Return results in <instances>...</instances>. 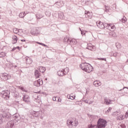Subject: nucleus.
I'll use <instances>...</instances> for the list:
<instances>
[{
    "label": "nucleus",
    "instance_id": "nucleus-35",
    "mask_svg": "<svg viewBox=\"0 0 128 128\" xmlns=\"http://www.w3.org/2000/svg\"><path fill=\"white\" fill-rule=\"evenodd\" d=\"M124 118V116H117V120H122Z\"/></svg>",
    "mask_w": 128,
    "mask_h": 128
},
{
    "label": "nucleus",
    "instance_id": "nucleus-25",
    "mask_svg": "<svg viewBox=\"0 0 128 128\" xmlns=\"http://www.w3.org/2000/svg\"><path fill=\"white\" fill-rule=\"evenodd\" d=\"M9 92H10H10L14 94V92H16V88H14V87L12 86L10 88Z\"/></svg>",
    "mask_w": 128,
    "mask_h": 128
},
{
    "label": "nucleus",
    "instance_id": "nucleus-11",
    "mask_svg": "<svg viewBox=\"0 0 128 128\" xmlns=\"http://www.w3.org/2000/svg\"><path fill=\"white\" fill-rule=\"evenodd\" d=\"M31 34L32 36H37L40 34V30L38 28H34L30 31Z\"/></svg>",
    "mask_w": 128,
    "mask_h": 128
},
{
    "label": "nucleus",
    "instance_id": "nucleus-38",
    "mask_svg": "<svg viewBox=\"0 0 128 128\" xmlns=\"http://www.w3.org/2000/svg\"><path fill=\"white\" fill-rule=\"evenodd\" d=\"M96 126V125H92V124H90L88 125V128H94V127Z\"/></svg>",
    "mask_w": 128,
    "mask_h": 128
},
{
    "label": "nucleus",
    "instance_id": "nucleus-43",
    "mask_svg": "<svg viewBox=\"0 0 128 128\" xmlns=\"http://www.w3.org/2000/svg\"><path fill=\"white\" fill-rule=\"evenodd\" d=\"M82 101L84 102H85L86 104H88V100H84V99H82Z\"/></svg>",
    "mask_w": 128,
    "mask_h": 128
},
{
    "label": "nucleus",
    "instance_id": "nucleus-56",
    "mask_svg": "<svg viewBox=\"0 0 128 128\" xmlns=\"http://www.w3.org/2000/svg\"><path fill=\"white\" fill-rule=\"evenodd\" d=\"M94 103V101H91L88 103V104H92Z\"/></svg>",
    "mask_w": 128,
    "mask_h": 128
},
{
    "label": "nucleus",
    "instance_id": "nucleus-52",
    "mask_svg": "<svg viewBox=\"0 0 128 128\" xmlns=\"http://www.w3.org/2000/svg\"><path fill=\"white\" fill-rule=\"evenodd\" d=\"M124 88H128V87H124V88L122 89H121V90H124Z\"/></svg>",
    "mask_w": 128,
    "mask_h": 128
},
{
    "label": "nucleus",
    "instance_id": "nucleus-19",
    "mask_svg": "<svg viewBox=\"0 0 128 128\" xmlns=\"http://www.w3.org/2000/svg\"><path fill=\"white\" fill-rule=\"evenodd\" d=\"M57 74L58 76H66V74H64V70H60L57 72Z\"/></svg>",
    "mask_w": 128,
    "mask_h": 128
},
{
    "label": "nucleus",
    "instance_id": "nucleus-27",
    "mask_svg": "<svg viewBox=\"0 0 128 128\" xmlns=\"http://www.w3.org/2000/svg\"><path fill=\"white\" fill-rule=\"evenodd\" d=\"M70 40L68 37H65L64 38V42H65V44H70Z\"/></svg>",
    "mask_w": 128,
    "mask_h": 128
},
{
    "label": "nucleus",
    "instance_id": "nucleus-6",
    "mask_svg": "<svg viewBox=\"0 0 128 128\" xmlns=\"http://www.w3.org/2000/svg\"><path fill=\"white\" fill-rule=\"evenodd\" d=\"M46 72V68L44 66H40L38 68V70H36L34 72V76L36 78H40V76H42L40 74H44Z\"/></svg>",
    "mask_w": 128,
    "mask_h": 128
},
{
    "label": "nucleus",
    "instance_id": "nucleus-3",
    "mask_svg": "<svg viewBox=\"0 0 128 128\" xmlns=\"http://www.w3.org/2000/svg\"><path fill=\"white\" fill-rule=\"evenodd\" d=\"M78 124V121L76 118H70L67 120L68 126L70 128H76Z\"/></svg>",
    "mask_w": 128,
    "mask_h": 128
},
{
    "label": "nucleus",
    "instance_id": "nucleus-36",
    "mask_svg": "<svg viewBox=\"0 0 128 128\" xmlns=\"http://www.w3.org/2000/svg\"><path fill=\"white\" fill-rule=\"evenodd\" d=\"M6 48H8V46H0V48H2V50H6Z\"/></svg>",
    "mask_w": 128,
    "mask_h": 128
},
{
    "label": "nucleus",
    "instance_id": "nucleus-55",
    "mask_svg": "<svg viewBox=\"0 0 128 128\" xmlns=\"http://www.w3.org/2000/svg\"><path fill=\"white\" fill-rule=\"evenodd\" d=\"M81 34L84 36V34H86V33L82 31L81 32Z\"/></svg>",
    "mask_w": 128,
    "mask_h": 128
},
{
    "label": "nucleus",
    "instance_id": "nucleus-40",
    "mask_svg": "<svg viewBox=\"0 0 128 128\" xmlns=\"http://www.w3.org/2000/svg\"><path fill=\"white\" fill-rule=\"evenodd\" d=\"M98 60H104L106 62V58H98Z\"/></svg>",
    "mask_w": 128,
    "mask_h": 128
},
{
    "label": "nucleus",
    "instance_id": "nucleus-20",
    "mask_svg": "<svg viewBox=\"0 0 128 128\" xmlns=\"http://www.w3.org/2000/svg\"><path fill=\"white\" fill-rule=\"evenodd\" d=\"M25 60L26 64H30L32 62V60L30 58L26 57L25 58Z\"/></svg>",
    "mask_w": 128,
    "mask_h": 128
},
{
    "label": "nucleus",
    "instance_id": "nucleus-15",
    "mask_svg": "<svg viewBox=\"0 0 128 128\" xmlns=\"http://www.w3.org/2000/svg\"><path fill=\"white\" fill-rule=\"evenodd\" d=\"M97 26L99 28H104L105 26H104V24L102 22L100 21H98L96 22Z\"/></svg>",
    "mask_w": 128,
    "mask_h": 128
},
{
    "label": "nucleus",
    "instance_id": "nucleus-34",
    "mask_svg": "<svg viewBox=\"0 0 128 128\" xmlns=\"http://www.w3.org/2000/svg\"><path fill=\"white\" fill-rule=\"evenodd\" d=\"M120 22H123V24H124L126 22V17H124L122 18L120 20Z\"/></svg>",
    "mask_w": 128,
    "mask_h": 128
},
{
    "label": "nucleus",
    "instance_id": "nucleus-64",
    "mask_svg": "<svg viewBox=\"0 0 128 128\" xmlns=\"http://www.w3.org/2000/svg\"><path fill=\"white\" fill-rule=\"evenodd\" d=\"M112 36H114V34H112Z\"/></svg>",
    "mask_w": 128,
    "mask_h": 128
},
{
    "label": "nucleus",
    "instance_id": "nucleus-47",
    "mask_svg": "<svg viewBox=\"0 0 128 128\" xmlns=\"http://www.w3.org/2000/svg\"><path fill=\"white\" fill-rule=\"evenodd\" d=\"M113 56H118V52H116L114 53L113 54Z\"/></svg>",
    "mask_w": 128,
    "mask_h": 128
},
{
    "label": "nucleus",
    "instance_id": "nucleus-32",
    "mask_svg": "<svg viewBox=\"0 0 128 128\" xmlns=\"http://www.w3.org/2000/svg\"><path fill=\"white\" fill-rule=\"evenodd\" d=\"M6 56V53L4 52H1L0 53V58H4Z\"/></svg>",
    "mask_w": 128,
    "mask_h": 128
},
{
    "label": "nucleus",
    "instance_id": "nucleus-49",
    "mask_svg": "<svg viewBox=\"0 0 128 128\" xmlns=\"http://www.w3.org/2000/svg\"><path fill=\"white\" fill-rule=\"evenodd\" d=\"M16 50V48L14 47L12 50V52H14Z\"/></svg>",
    "mask_w": 128,
    "mask_h": 128
},
{
    "label": "nucleus",
    "instance_id": "nucleus-24",
    "mask_svg": "<svg viewBox=\"0 0 128 128\" xmlns=\"http://www.w3.org/2000/svg\"><path fill=\"white\" fill-rule=\"evenodd\" d=\"M12 44H16V42H18V36H13L12 37Z\"/></svg>",
    "mask_w": 128,
    "mask_h": 128
},
{
    "label": "nucleus",
    "instance_id": "nucleus-41",
    "mask_svg": "<svg viewBox=\"0 0 128 128\" xmlns=\"http://www.w3.org/2000/svg\"><path fill=\"white\" fill-rule=\"evenodd\" d=\"M116 46L117 48H120V44H119L118 43L116 44Z\"/></svg>",
    "mask_w": 128,
    "mask_h": 128
},
{
    "label": "nucleus",
    "instance_id": "nucleus-51",
    "mask_svg": "<svg viewBox=\"0 0 128 128\" xmlns=\"http://www.w3.org/2000/svg\"><path fill=\"white\" fill-rule=\"evenodd\" d=\"M12 68H18V66L16 65H12Z\"/></svg>",
    "mask_w": 128,
    "mask_h": 128
},
{
    "label": "nucleus",
    "instance_id": "nucleus-31",
    "mask_svg": "<svg viewBox=\"0 0 128 128\" xmlns=\"http://www.w3.org/2000/svg\"><path fill=\"white\" fill-rule=\"evenodd\" d=\"M62 70L63 72H64V74L65 75L66 74H68V72H69L68 68H65L64 69H62Z\"/></svg>",
    "mask_w": 128,
    "mask_h": 128
},
{
    "label": "nucleus",
    "instance_id": "nucleus-54",
    "mask_svg": "<svg viewBox=\"0 0 128 128\" xmlns=\"http://www.w3.org/2000/svg\"><path fill=\"white\" fill-rule=\"evenodd\" d=\"M125 116H126V118H128V112H126Z\"/></svg>",
    "mask_w": 128,
    "mask_h": 128
},
{
    "label": "nucleus",
    "instance_id": "nucleus-17",
    "mask_svg": "<svg viewBox=\"0 0 128 128\" xmlns=\"http://www.w3.org/2000/svg\"><path fill=\"white\" fill-rule=\"evenodd\" d=\"M121 128H128V120L125 121L124 123L120 125Z\"/></svg>",
    "mask_w": 128,
    "mask_h": 128
},
{
    "label": "nucleus",
    "instance_id": "nucleus-10",
    "mask_svg": "<svg viewBox=\"0 0 128 128\" xmlns=\"http://www.w3.org/2000/svg\"><path fill=\"white\" fill-rule=\"evenodd\" d=\"M0 77L2 80H10V76L6 73L1 74H0Z\"/></svg>",
    "mask_w": 128,
    "mask_h": 128
},
{
    "label": "nucleus",
    "instance_id": "nucleus-23",
    "mask_svg": "<svg viewBox=\"0 0 128 128\" xmlns=\"http://www.w3.org/2000/svg\"><path fill=\"white\" fill-rule=\"evenodd\" d=\"M104 102L106 104H112V100L105 98L104 100Z\"/></svg>",
    "mask_w": 128,
    "mask_h": 128
},
{
    "label": "nucleus",
    "instance_id": "nucleus-58",
    "mask_svg": "<svg viewBox=\"0 0 128 128\" xmlns=\"http://www.w3.org/2000/svg\"><path fill=\"white\" fill-rule=\"evenodd\" d=\"M21 42H26V40H21Z\"/></svg>",
    "mask_w": 128,
    "mask_h": 128
},
{
    "label": "nucleus",
    "instance_id": "nucleus-1",
    "mask_svg": "<svg viewBox=\"0 0 128 128\" xmlns=\"http://www.w3.org/2000/svg\"><path fill=\"white\" fill-rule=\"evenodd\" d=\"M20 120V117L18 114H14L13 116V119L10 121L8 122L7 123L6 126L8 128H12L14 126V124L16 122H18Z\"/></svg>",
    "mask_w": 128,
    "mask_h": 128
},
{
    "label": "nucleus",
    "instance_id": "nucleus-12",
    "mask_svg": "<svg viewBox=\"0 0 128 128\" xmlns=\"http://www.w3.org/2000/svg\"><path fill=\"white\" fill-rule=\"evenodd\" d=\"M42 84H44L42 79H39L34 82V84L35 86H42Z\"/></svg>",
    "mask_w": 128,
    "mask_h": 128
},
{
    "label": "nucleus",
    "instance_id": "nucleus-37",
    "mask_svg": "<svg viewBox=\"0 0 128 128\" xmlns=\"http://www.w3.org/2000/svg\"><path fill=\"white\" fill-rule=\"evenodd\" d=\"M13 32H14V34H18V29L16 28H13Z\"/></svg>",
    "mask_w": 128,
    "mask_h": 128
},
{
    "label": "nucleus",
    "instance_id": "nucleus-46",
    "mask_svg": "<svg viewBox=\"0 0 128 128\" xmlns=\"http://www.w3.org/2000/svg\"><path fill=\"white\" fill-rule=\"evenodd\" d=\"M56 98H58V96L53 97L52 100H53L54 102H56Z\"/></svg>",
    "mask_w": 128,
    "mask_h": 128
},
{
    "label": "nucleus",
    "instance_id": "nucleus-45",
    "mask_svg": "<svg viewBox=\"0 0 128 128\" xmlns=\"http://www.w3.org/2000/svg\"><path fill=\"white\" fill-rule=\"evenodd\" d=\"M41 46H46V48H48V46H47L46 44H44V43H42V44H40Z\"/></svg>",
    "mask_w": 128,
    "mask_h": 128
},
{
    "label": "nucleus",
    "instance_id": "nucleus-59",
    "mask_svg": "<svg viewBox=\"0 0 128 128\" xmlns=\"http://www.w3.org/2000/svg\"><path fill=\"white\" fill-rule=\"evenodd\" d=\"M126 64H128V59L127 60L126 62Z\"/></svg>",
    "mask_w": 128,
    "mask_h": 128
},
{
    "label": "nucleus",
    "instance_id": "nucleus-21",
    "mask_svg": "<svg viewBox=\"0 0 128 128\" xmlns=\"http://www.w3.org/2000/svg\"><path fill=\"white\" fill-rule=\"evenodd\" d=\"M85 16L88 18H92V14L88 11H85Z\"/></svg>",
    "mask_w": 128,
    "mask_h": 128
},
{
    "label": "nucleus",
    "instance_id": "nucleus-57",
    "mask_svg": "<svg viewBox=\"0 0 128 128\" xmlns=\"http://www.w3.org/2000/svg\"><path fill=\"white\" fill-rule=\"evenodd\" d=\"M91 118H92L94 119V118H96V116H91Z\"/></svg>",
    "mask_w": 128,
    "mask_h": 128
},
{
    "label": "nucleus",
    "instance_id": "nucleus-28",
    "mask_svg": "<svg viewBox=\"0 0 128 128\" xmlns=\"http://www.w3.org/2000/svg\"><path fill=\"white\" fill-rule=\"evenodd\" d=\"M26 12H20L19 14V17L20 18H24V16H26Z\"/></svg>",
    "mask_w": 128,
    "mask_h": 128
},
{
    "label": "nucleus",
    "instance_id": "nucleus-13",
    "mask_svg": "<svg viewBox=\"0 0 128 128\" xmlns=\"http://www.w3.org/2000/svg\"><path fill=\"white\" fill-rule=\"evenodd\" d=\"M23 102H26V104H28V102H30V96L28 94H24L22 97Z\"/></svg>",
    "mask_w": 128,
    "mask_h": 128
},
{
    "label": "nucleus",
    "instance_id": "nucleus-50",
    "mask_svg": "<svg viewBox=\"0 0 128 128\" xmlns=\"http://www.w3.org/2000/svg\"><path fill=\"white\" fill-rule=\"evenodd\" d=\"M20 90H23V92H24V87H21L20 88Z\"/></svg>",
    "mask_w": 128,
    "mask_h": 128
},
{
    "label": "nucleus",
    "instance_id": "nucleus-48",
    "mask_svg": "<svg viewBox=\"0 0 128 128\" xmlns=\"http://www.w3.org/2000/svg\"><path fill=\"white\" fill-rule=\"evenodd\" d=\"M76 98V96H71V98H70V100H74V98Z\"/></svg>",
    "mask_w": 128,
    "mask_h": 128
},
{
    "label": "nucleus",
    "instance_id": "nucleus-2",
    "mask_svg": "<svg viewBox=\"0 0 128 128\" xmlns=\"http://www.w3.org/2000/svg\"><path fill=\"white\" fill-rule=\"evenodd\" d=\"M80 68L84 70V72H88L90 74L91 72H92L94 68L90 64H88L86 62L82 63L80 66Z\"/></svg>",
    "mask_w": 128,
    "mask_h": 128
},
{
    "label": "nucleus",
    "instance_id": "nucleus-60",
    "mask_svg": "<svg viewBox=\"0 0 128 128\" xmlns=\"http://www.w3.org/2000/svg\"><path fill=\"white\" fill-rule=\"evenodd\" d=\"M79 30H80L82 32V29L80 28H79Z\"/></svg>",
    "mask_w": 128,
    "mask_h": 128
},
{
    "label": "nucleus",
    "instance_id": "nucleus-62",
    "mask_svg": "<svg viewBox=\"0 0 128 128\" xmlns=\"http://www.w3.org/2000/svg\"><path fill=\"white\" fill-rule=\"evenodd\" d=\"M38 44H42V43H40V42H38Z\"/></svg>",
    "mask_w": 128,
    "mask_h": 128
},
{
    "label": "nucleus",
    "instance_id": "nucleus-4",
    "mask_svg": "<svg viewBox=\"0 0 128 128\" xmlns=\"http://www.w3.org/2000/svg\"><path fill=\"white\" fill-rule=\"evenodd\" d=\"M106 120L102 118H99L97 122V124L94 126V128H106L108 125Z\"/></svg>",
    "mask_w": 128,
    "mask_h": 128
},
{
    "label": "nucleus",
    "instance_id": "nucleus-16",
    "mask_svg": "<svg viewBox=\"0 0 128 128\" xmlns=\"http://www.w3.org/2000/svg\"><path fill=\"white\" fill-rule=\"evenodd\" d=\"M55 4H56L57 8H62V6H64V3L63 1H60L56 2L55 3Z\"/></svg>",
    "mask_w": 128,
    "mask_h": 128
},
{
    "label": "nucleus",
    "instance_id": "nucleus-33",
    "mask_svg": "<svg viewBox=\"0 0 128 128\" xmlns=\"http://www.w3.org/2000/svg\"><path fill=\"white\" fill-rule=\"evenodd\" d=\"M106 12H110V6H105V10Z\"/></svg>",
    "mask_w": 128,
    "mask_h": 128
},
{
    "label": "nucleus",
    "instance_id": "nucleus-39",
    "mask_svg": "<svg viewBox=\"0 0 128 128\" xmlns=\"http://www.w3.org/2000/svg\"><path fill=\"white\" fill-rule=\"evenodd\" d=\"M45 14H46L47 16H50V12H45Z\"/></svg>",
    "mask_w": 128,
    "mask_h": 128
},
{
    "label": "nucleus",
    "instance_id": "nucleus-44",
    "mask_svg": "<svg viewBox=\"0 0 128 128\" xmlns=\"http://www.w3.org/2000/svg\"><path fill=\"white\" fill-rule=\"evenodd\" d=\"M110 110H112V108L110 107L107 110V111L106 112L108 113L110 112Z\"/></svg>",
    "mask_w": 128,
    "mask_h": 128
},
{
    "label": "nucleus",
    "instance_id": "nucleus-8",
    "mask_svg": "<svg viewBox=\"0 0 128 128\" xmlns=\"http://www.w3.org/2000/svg\"><path fill=\"white\" fill-rule=\"evenodd\" d=\"M32 114L33 116H35V118H40L41 120L44 118V112L42 110L40 111H34Z\"/></svg>",
    "mask_w": 128,
    "mask_h": 128
},
{
    "label": "nucleus",
    "instance_id": "nucleus-63",
    "mask_svg": "<svg viewBox=\"0 0 128 128\" xmlns=\"http://www.w3.org/2000/svg\"><path fill=\"white\" fill-rule=\"evenodd\" d=\"M16 48H20V46H17Z\"/></svg>",
    "mask_w": 128,
    "mask_h": 128
},
{
    "label": "nucleus",
    "instance_id": "nucleus-30",
    "mask_svg": "<svg viewBox=\"0 0 128 128\" xmlns=\"http://www.w3.org/2000/svg\"><path fill=\"white\" fill-rule=\"evenodd\" d=\"M14 96L16 98H20V93L17 92L16 91L14 92Z\"/></svg>",
    "mask_w": 128,
    "mask_h": 128
},
{
    "label": "nucleus",
    "instance_id": "nucleus-14",
    "mask_svg": "<svg viewBox=\"0 0 128 128\" xmlns=\"http://www.w3.org/2000/svg\"><path fill=\"white\" fill-rule=\"evenodd\" d=\"M87 44V47H86V50H91L92 52H94L96 50V47L92 44Z\"/></svg>",
    "mask_w": 128,
    "mask_h": 128
},
{
    "label": "nucleus",
    "instance_id": "nucleus-5",
    "mask_svg": "<svg viewBox=\"0 0 128 128\" xmlns=\"http://www.w3.org/2000/svg\"><path fill=\"white\" fill-rule=\"evenodd\" d=\"M10 120V113L0 114V124L6 122H8Z\"/></svg>",
    "mask_w": 128,
    "mask_h": 128
},
{
    "label": "nucleus",
    "instance_id": "nucleus-26",
    "mask_svg": "<svg viewBox=\"0 0 128 128\" xmlns=\"http://www.w3.org/2000/svg\"><path fill=\"white\" fill-rule=\"evenodd\" d=\"M78 44V42H76V40H70L69 44Z\"/></svg>",
    "mask_w": 128,
    "mask_h": 128
},
{
    "label": "nucleus",
    "instance_id": "nucleus-9",
    "mask_svg": "<svg viewBox=\"0 0 128 128\" xmlns=\"http://www.w3.org/2000/svg\"><path fill=\"white\" fill-rule=\"evenodd\" d=\"M104 26L107 28V30H111V32H114V30H116V26H114V24H108L105 23Z\"/></svg>",
    "mask_w": 128,
    "mask_h": 128
},
{
    "label": "nucleus",
    "instance_id": "nucleus-61",
    "mask_svg": "<svg viewBox=\"0 0 128 128\" xmlns=\"http://www.w3.org/2000/svg\"><path fill=\"white\" fill-rule=\"evenodd\" d=\"M53 52H56V50H54Z\"/></svg>",
    "mask_w": 128,
    "mask_h": 128
},
{
    "label": "nucleus",
    "instance_id": "nucleus-53",
    "mask_svg": "<svg viewBox=\"0 0 128 128\" xmlns=\"http://www.w3.org/2000/svg\"><path fill=\"white\" fill-rule=\"evenodd\" d=\"M67 98H68L69 100H70V98H71L70 95H68V96H67Z\"/></svg>",
    "mask_w": 128,
    "mask_h": 128
},
{
    "label": "nucleus",
    "instance_id": "nucleus-42",
    "mask_svg": "<svg viewBox=\"0 0 128 128\" xmlns=\"http://www.w3.org/2000/svg\"><path fill=\"white\" fill-rule=\"evenodd\" d=\"M57 99H58L57 102H62V99H60V98L57 97Z\"/></svg>",
    "mask_w": 128,
    "mask_h": 128
},
{
    "label": "nucleus",
    "instance_id": "nucleus-29",
    "mask_svg": "<svg viewBox=\"0 0 128 128\" xmlns=\"http://www.w3.org/2000/svg\"><path fill=\"white\" fill-rule=\"evenodd\" d=\"M36 16L37 20H40V18H42L44 17V15L39 14H36Z\"/></svg>",
    "mask_w": 128,
    "mask_h": 128
},
{
    "label": "nucleus",
    "instance_id": "nucleus-18",
    "mask_svg": "<svg viewBox=\"0 0 128 128\" xmlns=\"http://www.w3.org/2000/svg\"><path fill=\"white\" fill-rule=\"evenodd\" d=\"M58 16L59 18H60V20H64V14L60 11L58 12Z\"/></svg>",
    "mask_w": 128,
    "mask_h": 128
},
{
    "label": "nucleus",
    "instance_id": "nucleus-7",
    "mask_svg": "<svg viewBox=\"0 0 128 128\" xmlns=\"http://www.w3.org/2000/svg\"><path fill=\"white\" fill-rule=\"evenodd\" d=\"M10 91L8 90H4L0 92V96L5 100H8L10 98Z\"/></svg>",
    "mask_w": 128,
    "mask_h": 128
},
{
    "label": "nucleus",
    "instance_id": "nucleus-22",
    "mask_svg": "<svg viewBox=\"0 0 128 128\" xmlns=\"http://www.w3.org/2000/svg\"><path fill=\"white\" fill-rule=\"evenodd\" d=\"M93 84L95 86H102V83L98 80L94 81Z\"/></svg>",
    "mask_w": 128,
    "mask_h": 128
}]
</instances>
